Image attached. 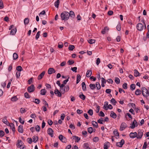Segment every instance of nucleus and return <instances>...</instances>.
<instances>
[{"instance_id":"obj_35","label":"nucleus","mask_w":149,"mask_h":149,"mask_svg":"<svg viewBox=\"0 0 149 149\" xmlns=\"http://www.w3.org/2000/svg\"><path fill=\"white\" fill-rule=\"evenodd\" d=\"M18 100L16 96H13L11 98V100L12 102H15Z\"/></svg>"},{"instance_id":"obj_54","label":"nucleus","mask_w":149,"mask_h":149,"mask_svg":"<svg viewBox=\"0 0 149 149\" xmlns=\"http://www.w3.org/2000/svg\"><path fill=\"white\" fill-rule=\"evenodd\" d=\"M123 88L125 89H127V84L126 83H124L123 85Z\"/></svg>"},{"instance_id":"obj_40","label":"nucleus","mask_w":149,"mask_h":149,"mask_svg":"<svg viewBox=\"0 0 149 149\" xmlns=\"http://www.w3.org/2000/svg\"><path fill=\"white\" fill-rule=\"evenodd\" d=\"M59 4V0H57L54 3V6L57 8H58Z\"/></svg>"},{"instance_id":"obj_58","label":"nucleus","mask_w":149,"mask_h":149,"mask_svg":"<svg viewBox=\"0 0 149 149\" xmlns=\"http://www.w3.org/2000/svg\"><path fill=\"white\" fill-rule=\"evenodd\" d=\"M100 79H101L102 83L106 84V82L107 81V80H105V79L103 77H102Z\"/></svg>"},{"instance_id":"obj_3","label":"nucleus","mask_w":149,"mask_h":149,"mask_svg":"<svg viewBox=\"0 0 149 149\" xmlns=\"http://www.w3.org/2000/svg\"><path fill=\"white\" fill-rule=\"evenodd\" d=\"M143 130L139 129L137 133V138L138 139H140L142 138L143 134Z\"/></svg>"},{"instance_id":"obj_33","label":"nucleus","mask_w":149,"mask_h":149,"mask_svg":"<svg viewBox=\"0 0 149 149\" xmlns=\"http://www.w3.org/2000/svg\"><path fill=\"white\" fill-rule=\"evenodd\" d=\"M109 143L107 142H105L104 145V149H107L108 147L109 144Z\"/></svg>"},{"instance_id":"obj_59","label":"nucleus","mask_w":149,"mask_h":149,"mask_svg":"<svg viewBox=\"0 0 149 149\" xmlns=\"http://www.w3.org/2000/svg\"><path fill=\"white\" fill-rule=\"evenodd\" d=\"M99 140V138L98 137H95L93 139V141L95 142H97Z\"/></svg>"},{"instance_id":"obj_21","label":"nucleus","mask_w":149,"mask_h":149,"mask_svg":"<svg viewBox=\"0 0 149 149\" xmlns=\"http://www.w3.org/2000/svg\"><path fill=\"white\" fill-rule=\"evenodd\" d=\"M17 31V29L16 28H15L12 29L10 32V34L13 35H14Z\"/></svg>"},{"instance_id":"obj_53","label":"nucleus","mask_w":149,"mask_h":149,"mask_svg":"<svg viewBox=\"0 0 149 149\" xmlns=\"http://www.w3.org/2000/svg\"><path fill=\"white\" fill-rule=\"evenodd\" d=\"M116 28L117 30L118 31H120L121 30V27H120V23H119V24H118L116 27Z\"/></svg>"},{"instance_id":"obj_44","label":"nucleus","mask_w":149,"mask_h":149,"mask_svg":"<svg viewBox=\"0 0 149 149\" xmlns=\"http://www.w3.org/2000/svg\"><path fill=\"white\" fill-rule=\"evenodd\" d=\"M88 41L89 43L90 44H92L94 43L95 42V40L94 39H89L88 40Z\"/></svg>"},{"instance_id":"obj_41","label":"nucleus","mask_w":149,"mask_h":149,"mask_svg":"<svg viewBox=\"0 0 149 149\" xmlns=\"http://www.w3.org/2000/svg\"><path fill=\"white\" fill-rule=\"evenodd\" d=\"M29 19L28 18H25L24 20V23L25 25L29 23Z\"/></svg>"},{"instance_id":"obj_18","label":"nucleus","mask_w":149,"mask_h":149,"mask_svg":"<svg viewBox=\"0 0 149 149\" xmlns=\"http://www.w3.org/2000/svg\"><path fill=\"white\" fill-rule=\"evenodd\" d=\"M9 126L11 128L12 130L14 132V134L15 133V126L13 123H11L9 124Z\"/></svg>"},{"instance_id":"obj_26","label":"nucleus","mask_w":149,"mask_h":149,"mask_svg":"<svg viewBox=\"0 0 149 149\" xmlns=\"http://www.w3.org/2000/svg\"><path fill=\"white\" fill-rule=\"evenodd\" d=\"M83 147L85 149H91V148L89 147V144L88 143H85L84 144Z\"/></svg>"},{"instance_id":"obj_1","label":"nucleus","mask_w":149,"mask_h":149,"mask_svg":"<svg viewBox=\"0 0 149 149\" xmlns=\"http://www.w3.org/2000/svg\"><path fill=\"white\" fill-rule=\"evenodd\" d=\"M143 96L146 98L149 96V87L147 89L144 87H142L141 89Z\"/></svg>"},{"instance_id":"obj_48","label":"nucleus","mask_w":149,"mask_h":149,"mask_svg":"<svg viewBox=\"0 0 149 149\" xmlns=\"http://www.w3.org/2000/svg\"><path fill=\"white\" fill-rule=\"evenodd\" d=\"M22 141L20 140L19 141L18 140V145H17V147L19 148L21 147L22 146Z\"/></svg>"},{"instance_id":"obj_64","label":"nucleus","mask_w":149,"mask_h":149,"mask_svg":"<svg viewBox=\"0 0 149 149\" xmlns=\"http://www.w3.org/2000/svg\"><path fill=\"white\" fill-rule=\"evenodd\" d=\"M47 122L49 125L50 126L51 125L53 124L52 121L50 119H49L48 120Z\"/></svg>"},{"instance_id":"obj_61","label":"nucleus","mask_w":149,"mask_h":149,"mask_svg":"<svg viewBox=\"0 0 149 149\" xmlns=\"http://www.w3.org/2000/svg\"><path fill=\"white\" fill-rule=\"evenodd\" d=\"M147 142H144L142 149H146L147 147Z\"/></svg>"},{"instance_id":"obj_45","label":"nucleus","mask_w":149,"mask_h":149,"mask_svg":"<svg viewBox=\"0 0 149 149\" xmlns=\"http://www.w3.org/2000/svg\"><path fill=\"white\" fill-rule=\"evenodd\" d=\"M79 97L82 100H84L86 98V96L83 94H80L79 95Z\"/></svg>"},{"instance_id":"obj_62","label":"nucleus","mask_w":149,"mask_h":149,"mask_svg":"<svg viewBox=\"0 0 149 149\" xmlns=\"http://www.w3.org/2000/svg\"><path fill=\"white\" fill-rule=\"evenodd\" d=\"M3 2L2 1H0V8H3Z\"/></svg>"},{"instance_id":"obj_30","label":"nucleus","mask_w":149,"mask_h":149,"mask_svg":"<svg viewBox=\"0 0 149 149\" xmlns=\"http://www.w3.org/2000/svg\"><path fill=\"white\" fill-rule=\"evenodd\" d=\"M81 79V76L79 74H78L77 77V84H78L80 81Z\"/></svg>"},{"instance_id":"obj_27","label":"nucleus","mask_w":149,"mask_h":149,"mask_svg":"<svg viewBox=\"0 0 149 149\" xmlns=\"http://www.w3.org/2000/svg\"><path fill=\"white\" fill-rule=\"evenodd\" d=\"M46 92L47 91L45 89H42L40 91V94L42 95H45Z\"/></svg>"},{"instance_id":"obj_51","label":"nucleus","mask_w":149,"mask_h":149,"mask_svg":"<svg viewBox=\"0 0 149 149\" xmlns=\"http://www.w3.org/2000/svg\"><path fill=\"white\" fill-rule=\"evenodd\" d=\"M16 69L19 72H20L22 70V68L20 66H18L17 67Z\"/></svg>"},{"instance_id":"obj_55","label":"nucleus","mask_w":149,"mask_h":149,"mask_svg":"<svg viewBox=\"0 0 149 149\" xmlns=\"http://www.w3.org/2000/svg\"><path fill=\"white\" fill-rule=\"evenodd\" d=\"M40 126L38 125H37L35 127L36 130L38 132H39L40 131Z\"/></svg>"},{"instance_id":"obj_23","label":"nucleus","mask_w":149,"mask_h":149,"mask_svg":"<svg viewBox=\"0 0 149 149\" xmlns=\"http://www.w3.org/2000/svg\"><path fill=\"white\" fill-rule=\"evenodd\" d=\"M81 86L82 90L84 91H86V87L85 83L84 82H82L81 83Z\"/></svg>"},{"instance_id":"obj_47","label":"nucleus","mask_w":149,"mask_h":149,"mask_svg":"<svg viewBox=\"0 0 149 149\" xmlns=\"http://www.w3.org/2000/svg\"><path fill=\"white\" fill-rule=\"evenodd\" d=\"M24 97L26 98H29L30 97V95L27 92H26L24 94Z\"/></svg>"},{"instance_id":"obj_24","label":"nucleus","mask_w":149,"mask_h":149,"mask_svg":"<svg viewBox=\"0 0 149 149\" xmlns=\"http://www.w3.org/2000/svg\"><path fill=\"white\" fill-rule=\"evenodd\" d=\"M92 72L91 70H88L86 73V76L88 77H90L91 75Z\"/></svg>"},{"instance_id":"obj_13","label":"nucleus","mask_w":149,"mask_h":149,"mask_svg":"<svg viewBox=\"0 0 149 149\" xmlns=\"http://www.w3.org/2000/svg\"><path fill=\"white\" fill-rule=\"evenodd\" d=\"M45 73V71H43L40 75H39L38 77V79L39 80L41 79L44 76Z\"/></svg>"},{"instance_id":"obj_19","label":"nucleus","mask_w":149,"mask_h":149,"mask_svg":"<svg viewBox=\"0 0 149 149\" xmlns=\"http://www.w3.org/2000/svg\"><path fill=\"white\" fill-rule=\"evenodd\" d=\"M69 89V86L68 85L65 86L63 89V93H64L65 92H67L68 91Z\"/></svg>"},{"instance_id":"obj_37","label":"nucleus","mask_w":149,"mask_h":149,"mask_svg":"<svg viewBox=\"0 0 149 149\" xmlns=\"http://www.w3.org/2000/svg\"><path fill=\"white\" fill-rule=\"evenodd\" d=\"M89 87L92 90L96 88L95 85L93 84H90L89 85Z\"/></svg>"},{"instance_id":"obj_36","label":"nucleus","mask_w":149,"mask_h":149,"mask_svg":"<svg viewBox=\"0 0 149 149\" xmlns=\"http://www.w3.org/2000/svg\"><path fill=\"white\" fill-rule=\"evenodd\" d=\"M113 133L114 134L117 136H119V133L118 132V130L116 129H115L113 132Z\"/></svg>"},{"instance_id":"obj_15","label":"nucleus","mask_w":149,"mask_h":149,"mask_svg":"<svg viewBox=\"0 0 149 149\" xmlns=\"http://www.w3.org/2000/svg\"><path fill=\"white\" fill-rule=\"evenodd\" d=\"M54 93L57 96L60 97L61 96V93L57 89L55 90Z\"/></svg>"},{"instance_id":"obj_2","label":"nucleus","mask_w":149,"mask_h":149,"mask_svg":"<svg viewBox=\"0 0 149 149\" xmlns=\"http://www.w3.org/2000/svg\"><path fill=\"white\" fill-rule=\"evenodd\" d=\"M69 13L66 11H64L61 14V17L62 20L66 21L69 19Z\"/></svg>"},{"instance_id":"obj_29","label":"nucleus","mask_w":149,"mask_h":149,"mask_svg":"<svg viewBox=\"0 0 149 149\" xmlns=\"http://www.w3.org/2000/svg\"><path fill=\"white\" fill-rule=\"evenodd\" d=\"M33 142H34L36 143L38 139V136H34L32 137Z\"/></svg>"},{"instance_id":"obj_6","label":"nucleus","mask_w":149,"mask_h":149,"mask_svg":"<svg viewBox=\"0 0 149 149\" xmlns=\"http://www.w3.org/2000/svg\"><path fill=\"white\" fill-rule=\"evenodd\" d=\"M143 25L141 23H139L136 25V28L137 30L139 31H142L143 29Z\"/></svg>"},{"instance_id":"obj_14","label":"nucleus","mask_w":149,"mask_h":149,"mask_svg":"<svg viewBox=\"0 0 149 149\" xmlns=\"http://www.w3.org/2000/svg\"><path fill=\"white\" fill-rule=\"evenodd\" d=\"M18 131L19 133H22L24 132V130L23 129V126L22 125H20L19 126L18 128Z\"/></svg>"},{"instance_id":"obj_63","label":"nucleus","mask_w":149,"mask_h":149,"mask_svg":"<svg viewBox=\"0 0 149 149\" xmlns=\"http://www.w3.org/2000/svg\"><path fill=\"white\" fill-rule=\"evenodd\" d=\"M5 134L4 132L2 130H0V136L3 137Z\"/></svg>"},{"instance_id":"obj_8","label":"nucleus","mask_w":149,"mask_h":149,"mask_svg":"<svg viewBox=\"0 0 149 149\" xmlns=\"http://www.w3.org/2000/svg\"><path fill=\"white\" fill-rule=\"evenodd\" d=\"M47 133L52 137L54 136V131L51 128H49L48 129Z\"/></svg>"},{"instance_id":"obj_9","label":"nucleus","mask_w":149,"mask_h":149,"mask_svg":"<svg viewBox=\"0 0 149 149\" xmlns=\"http://www.w3.org/2000/svg\"><path fill=\"white\" fill-rule=\"evenodd\" d=\"M125 141L123 139H122L120 142H117L116 143V146H117L122 147L123 145L124 144Z\"/></svg>"},{"instance_id":"obj_22","label":"nucleus","mask_w":149,"mask_h":149,"mask_svg":"<svg viewBox=\"0 0 149 149\" xmlns=\"http://www.w3.org/2000/svg\"><path fill=\"white\" fill-rule=\"evenodd\" d=\"M91 123L93 125V126L94 127H95L97 128L98 127V124L95 121H92L91 122Z\"/></svg>"},{"instance_id":"obj_42","label":"nucleus","mask_w":149,"mask_h":149,"mask_svg":"<svg viewBox=\"0 0 149 149\" xmlns=\"http://www.w3.org/2000/svg\"><path fill=\"white\" fill-rule=\"evenodd\" d=\"M115 81L116 83L118 84H119L120 82V79L117 77H116L115 78Z\"/></svg>"},{"instance_id":"obj_39","label":"nucleus","mask_w":149,"mask_h":149,"mask_svg":"<svg viewBox=\"0 0 149 149\" xmlns=\"http://www.w3.org/2000/svg\"><path fill=\"white\" fill-rule=\"evenodd\" d=\"M18 55L16 53H14L13 55V60H16L18 58Z\"/></svg>"},{"instance_id":"obj_17","label":"nucleus","mask_w":149,"mask_h":149,"mask_svg":"<svg viewBox=\"0 0 149 149\" xmlns=\"http://www.w3.org/2000/svg\"><path fill=\"white\" fill-rule=\"evenodd\" d=\"M110 116L113 118H115L117 117V115L113 111H112L110 114Z\"/></svg>"},{"instance_id":"obj_46","label":"nucleus","mask_w":149,"mask_h":149,"mask_svg":"<svg viewBox=\"0 0 149 149\" xmlns=\"http://www.w3.org/2000/svg\"><path fill=\"white\" fill-rule=\"evenodd\" d=\"M74 46L73 45H70L68 47V49L72 51L74 48Z\"/></svg>"},{"instance_id":"obj_38","label":"nucleus","mask_w":149,"mask_h":149,"mask_svg":"<svg viewBox=\"0 0 149 149\" xmlns=\"http://www.w3.org/2000/svg\"><path fill=\"white\" fill-rule=\"evenodd\" d=\"M136 86L135 84H132L130 85V88L132 91H133L135 88Z\"/></svg>"},{"instance_id":"obj_32","label":"nucleus","mask_w":149,"mask_h":149,"mask_svg":"<svg viewBox=\"0 0 149 149\" xmlns=\"http://www.w3.org/2000/svg\"><path fill=\"white\" fill-rule=\"evenodd\" d=\"M108 102L106 101L104 102L103 108L104 109L106 110H108V108H107V106L108 105Z\"/></svg>"},{"instance_id":"obj_20","label":"nucleus","mask_w":149,"mask_h":149,"mask_svg":"<svg viewBox=\"0 0 149 149\" xmlns=\"http://www.w3.org/2000/svg\"><path fill=\"white\" fill-rule=\"evenodd\" d=\"M134 75L136 77H137L138 76H140V74L139 73V72L138 71L136 70L135 69L134 70Z\"/></svg>"},{"instance_id":"obj_7","label":"nucleus","mask_w":149,"mask_h":149,"mask_svg":"<svg viewBox=\"0 0 149 149\" xmlns=\"http://www.w3.org/2000/svg\"><path fill=\"white\" fill-rule=\"evenodd\" d=\"M58 138L62 142L66 143V139L61 134L59 136Z\"/></svg>"},{"instance_id":"obj_28","label":"nucleus","mask_w":149,"mask_h":149,"mask_svg":"<svg viewBox=\"0 0 149 149\" xmlns=\"http://www.w3.org/2000/svg\"><path fill=\"white\" fill-rule=\"evenodd\" d=\"M76 139L75 142H78L80 140V138L76 136H73V139Z\"/></svg>"},{"instance_id":"obj_16","label":"nucleus","mask_w":149,"mask_h":149,"mask_svg":"<svg viewBox=\"0 0 149 149\" xmlns=\"http://www.w3.org/2000/svg\"><path fill=\"white\" fill-rule=\"evenodd\" d=\"M109 30V28L108 27L106 26L104 27V29H103L102 31H101V33L103 34H104L106 32H107Z\"/></svg>"},{"instance_id":"obj_60","label":"nucleus","mask_w":149,"mask_h":149,"mask_svg":"<svg viewBox=\"0 0 149 149\" xmlns=\"http://www.w3.org/2000/svg\"><path fill=\"white\" fill-rule=\"evenodd\" d=\"M99 115L101 117H104L105 116L104 113L102 111L100 112Z\"/></svg>"},{"instance_id":"obj_5","label":"nucleus","mask_w":149,"mask_h":149,"mask_svg":"<svg viewBox=\"0 0 149 149\" xmlns=\"http://www.w3.org/2000/svg\"><path fill=\"white\" fill-rule=\"evenodd\" d=\"M127 127V125L125 122H122L120 125V130L123 131Z\"/></svg>"},{"instance_id":"obj_25","label":"nucleus","mask_w":149,"mask_h":149,"mask_svg":"<svg viewBox=\"0 0 149 149\" xmlns=\"http://www.w3.org/2000/svg\"><path fill=\"white\" fill-rule=\"evenodd\" d=\"M142 93V91H141L139 89L136 90L135 92V94L136 95H140Z\"/></svg>"},{"instance_id":"obj_56","label":"nucleus","mask_w":149,"mask_h":149,"mask_svg":"<svg viewBox=\"0 0 149 149\" xmlns=\"http://www.w3.org/2000/svg\"><path fill=\"white\" fill-rule=\"evenodd\" d=\"M20 113H23L25 112L26 111L25 110V109L23 108H21L20 109Z\"/></svg>"},{"instance_id":"obj_4","label":"nucleus","mask_w":149,"mask_h":149,"mask_svg":"<svg viewBox=\"0 0 149 149\" xmlns=\"http://www.w3.org/2000/svg\"><path fill=\"white\" fill-rule=\"evenodd\" d=\"M35 86L33 84L31 85L27 88V90L29 92L31 93L33 92L35 90Z\"/></svg>"},{"instance_id":"obj_49","label":"nucleus","mask_w":149,"mask_h":149,"mask_svg":"<svg viewBox=\"0 0 149 149\" xmlns=\"http://www.w3.org/2000/svg\"><path fill=\"white\" fill-rule=\"evenodd\" d=\"M87 113L90 116H92L93 114V110L91 109H89Z\"/></svg>"},{"instance_id":"obj_12","label":"nucleus","mask_w":149,"mask_h":149,"mask_svg":"<svg viewBox=\"0 0 149 149\" xmlns=\"http://www.w3.org/2000/svg\"><path fill=\"white\" fill-rule=\"evenodd\" d=\"M130 136L132 138H137V133L136 132H131L130 133Z\"/></svg>"},{"instance_id":"obj_52","label":"nucleus","mask_w":149,"mask_h":149,"mask_svg":"<svg viewBox=\"0 0 149 149\" xmlns=\"http://www.w3.org/2000/svg\"><path fill=\"white\" fill-rule=\"evenodd\" d=\"M35 101H33V102H34L36 104H39L40 102V101L39 99H34Z\"/></svg>"},{"instance_id":"obj_10","label":"nucleus","mask_w":149,"mask_h":149,"mask_svg":"<svg viewBox=\"0 0 149 149\" xmlns=\"http://www.w3.org/2000/svg\"><path fill=\"white\" fill-rule=\"evenodd\" d=\"M138 125V123L136 120L134 119L132 125L130 127L132 129H134L135 127H137Z\"/></svg>"},{"instance_id":"obj_31","label":"nucleus","mask_w":149,"mask_h":149,"mask_svg":"<svg viewBox=\"0 0 149 149\" xmlns=\"http://www.w3.org/2000/svg\"><path fill=\"white\" fill-rule=\"evenodd\" d=\"M69 17L70 16L71 17H72L73 18H74V13L73 11H70L69 13Z\"/></svg>"},{"instance_id":"obj_34","label":"nucleus","mask_w":149,"mask_h":149,"mask_svg":"<svg viewBox=\"0 0 149 149\" xmlns=\"http://www.w3.org/2000/svg\"><path fill=\"white\" fill-rule=\"evenodd\" d=\"M93 131V127H89L88 128V131L89 133L91 134Z\"/></svg>"},{"instance_id":"obj_11","label":"nucleus","mask_w":149,"mask_h":149,"mask_svg":"<svg viewBox=\"0 0 149 149\" xmlns=\"http://www.w3.org/2000/svg\"><path fill=\"white\" fill-rule=\"evenodd\" d=\"M56 71L53 68H49L48 71V73L49 74H51L52 73L56 72Z\"/></svg>"},{"instance_id":"obj_50","label":"nucleus","mask_w":149,"mask_h":149,"mask_svg":"<svg viewBox=\"0 0 149 149\" xmlns=\"http://www.w3.org/2000/svg\"><path fill=\"white\" fill-rule=\"evenodd\" d=\"M74 63V61L73 60H69L68 62V63L69 65H71L73 64Z\"/></svg>"},{"instance_id":"obj_43","label":"nucleus","mask_w":149,"mask_h":149,"mask_svg":"<svg viewBox=\"0 0 149 149\" xmlns=\"http://www.w3.org/2000/svg\"><path fill=\"white\" fill-rule=\"evenodd\" d=\"M111 103L113 105H116V102L114 98H112L111 100Z\"/></svg>"},{"instance_id":"obj_57","label":"nucleus","mask_w":149,"mask_h":149,"mask_svg":"<svg viewBox=\"0 0 149 149\" xmlns=\"http://www.w3.org/2000/svg\"><path fill=\"white\" fill-rule=\"evenodd\" d=\"M40 31H38L37 33L36 36V40H38L40 36Z\"/></svg>"}]
</instances>
